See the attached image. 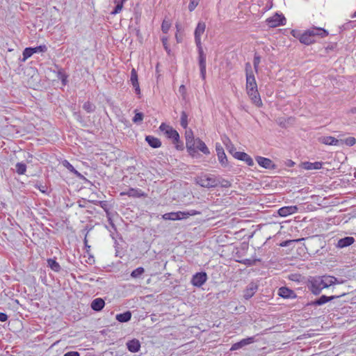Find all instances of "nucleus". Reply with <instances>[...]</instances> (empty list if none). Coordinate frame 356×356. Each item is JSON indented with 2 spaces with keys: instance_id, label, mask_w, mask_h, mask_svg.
I'll use <instances>...</instances> for the list:
<instances>
[{
  "instance_id": "obj_12",
  "label": "nucleus",
  "mask_w": 356,
  "mask_h": 356,
  "mask_svg": "<svg viewBox=\"0 0 356 356\" xmlns=\"http://www.w3.org/2000/svg\"><path fill=\"white\" fill-rule=\"evenodd\" d=\"M206 29L204 22H200L195 30V40L197 46L201 45V35L204 33Z\"/></svg>"
},
{
  "instance_id": "obj_29",
  "label": "nucleus",
  "mask_w": 356,
  "mask_h": 356,
  "mask_svg": "<svg viewBox=\"0 0 356 356\" xmlns=\"http://www.w3.org/2000/svg\"><path fill=\"white\" fill-rule=\"evenodd\" d=\"M15 170L17 174L24 175L26 170V165L24 163H17L15 165Z\"/></svg>"
},
{
  "instance_id": "obj_1",
  "label": "nucleus",
  "mask_w": 356,
  "mask_h": 356,
  "mask_svg": "<svg viewBox=\"0 0 356 356\" xmlns=\"http://www.w3.org/2000/svg\"><path fill=\"white\" fill-rule=\"evenodd\" d=\"M245 74L247 94L252 104L257 107H261L263 104L257 90V84L250 63L245 64Z\"/></svg>"
},
{
  "instance_id": "obj_55",
  "label": "nucleus",
  "mask_w": 356,
  "mask_h": 356,
  "mask_svg": "<svg viewBox=\"0 0 356 356\" xmlns=\"http://www.w3.org/2000/svg\"><path fill=\"white\" fill-rule=\"evenodd\" d=\"M131 84H132V86H133V87H134V88H139V87H140V86H139V83H138V82H136V83H132Z\"/></svg>"
},
{
  "instance_id": "obj_24",
  "label": "nucleus",
  "mask_w": 356,
  "mask_h": 356,
  "mask_svg": "<svg viewBox=\"0 0 356 356\" xmlns=\"http://www.w3.org/2000/svg\"><path fill=\"white\" fill-rule=\"evenodd\" d=\"M145 140L149 144V145L153 148H158L161 146V142L160 140L152 136H147L145 137Z\"/></svg>"
},
{
  "instance_id": "obj_38",
  "label": "nucleus",
  "mask_w": 356,
  "mask_h": 356,
  "mask_svg": "<svg viewBox=\"0 0 356 356\" xmlns=\"http://www.w3.org/2000/svg\"><path fill=\"white\" fill-rule=\"evenodd\" d=\"M144 115L142 113H136L133 118V122L136 124H140L143 120Z\"/></svg>"
},
{
  "instance_id": "obj_51",
  "label": "nucleus",
  "mask_w": 356,
  "mask_h": 356,
  "mask_svg": "<svg viewBox=\"0 0 356 356\" xmlns=\"http://www.w3.org/2000/svg\"><path fill=\"white\" fill-rule=\"evenodd\" d=\"M162 42H163L165 49L166 51H169L170 50L168 49V39L166 38H163Z\"/></svg>"
},
{
  "instance_id": "obj_53",
  "label": "nucleus",
  "mask_w": 356,
  "mask_h": 356,
  "mask_svg": "<svg viewBox=\"0 0 356 356\" xmlns=\"http://www.w3.org/2000/svg\"><path fill=\"white\" fill-rule=\"evenodd\" d=\"M38 189L42 192V193H46V191H47V188L46 186H42V185H40L38 186Z\"/></svg>"
},
{
  "instance_id": "obj_16",
  "label": "nucleus",
  "mask_w": 356,
  "mask_h": 356,
  "mask_svg": "<svg viewBox=\"0 0 356 356\" xmlns=\"http://www.w3.org/2000/svg\"><path fill=\"white\" fill-rule=\"evenodd\" d=\"M297 206L283 207L278 210V214L282 217H286L298 211Z\"/></svg>"
},
{
  "instance_id": "obj_25",
  "label": "nucleus",
  "mask_w": 356,
  "mask_h": 356,
  "mask_svg": "<svg viewBox=\"0 0 356 356\" xmlns=\"http://www.w3.org/2000/svg\"><path fill=\"white\" fill-rule=\"evenodd\" d=\"M197 149L204 154H209L210 153L208 147L205 145V143L199 138L195 139V149Z\"/></svg>"
},
{
  "instance_id": "obj_58",
  "label": "nucleus",
  "mask_w": 356,
  "mask_h": 356,
  "mask_svg": "<svg viewBox=\"0 0 356 356\" xmlns=\"http://www.w3.org/2000/svg\"><path fill=\"white\" fill-rule=\"evenodd\" d=\"M352 17H353V18L356 17V11L353 13V15Z\"/></svg>"
},
{
  "instance_id": "obj_59",
  "label": "nucleus",
  "mask_w": 356,
  "mask_h": 356,
  "mask_svg": "<svg viewBox=\"0 0 356 356\" xmlns=\"http://www.w3.org/2000/svg\"><path fill=\"white\" fill-rule=\"evenodd\" d=\"M126 0H121L120 2H122V3H124V1H125Z\"/></svg>"
},
{
  "instance_id": "obj_46",
  "label": "nucleus",
  "mask_w": 356,
  "mask_h": 356,
  "mask_svg": "<svg viewBox=\"0 0 356 356\" xmlns=\"http://www.w3.org/2000/svg\"><path fill=\"white\" fill-rule=\"evenodd\" d=\"M172 127L165 124V123H162L160 127H159V129L164 132V134H165L166 132L170 130L171 129Z\"/></svg>"
},
{
  "instance_id": "obj_56",
  "label": "nucleus",
  "mask_w": 356,
  "mask_h": 356,
  "mask_svg": "<svg viewBox=\"0 0 356 356\" xmlns=\"http://www.w3.org/2000/svg\"><path fill=\"white\" fill-rule=\"evenodd\" d=\"M135 89V91H136V93L137 95H140V87L139 88H134Z\"/></svg>"
},
{
  "instance_id": "obj_5",
  "label": "nucleus",
  "mask_w": 356,
  "mask_h": 356,
  "mask_svg": "<svg viewBox=\"0 0 356 356\" xmlns=\"http://www.w3.org/2000/svg\"><path fill=\"white\" fill-rule=\"evenodd\" d=\"M197 184L204 188H213L218 185V180L213 175H202L196 178Z\"/></svg>"
},
{
  "instance_id": "obj_13",
  "label": "nucleus",
  "mask_w": 356,
  "mask_h": 356,
  "mask_svg": "<svg viewBox=\"0 0 356 356\" xmlns=\"http://www.w3.org/2000/svg\"><path fill=\"white\" fill-rule=\"evenodd\" d=\"M216 150L219 162L222 167H227L228 165V161L226 154L224 152L222 147L220 145H216Z\"/></svg>"
},
{
  "instance_id": "obj_6",
  "label": "nucleus",
  "mask_w": 356,
  "mask_h": 356,
  "mask_svg": "<svg viewBox=\"0 0 356 356\" xmlns=\"http://www.w3.org/2000/svg\"><path fill=\"white\" fill-rule=\"evenodd\" d=\"M266 23L269 27H277L280 25H284L286 23V18L283 15L276 13L273 16L268 18L266 19Z\"/></svg>"
},
{
  "instance_id": "obj_9",
  "label": "nucleus",
  "mask_w": 356,
  "mask_h": 356,
  "mask_svg": "<svg viewBox=\"0 0 356 356\" xmlns=\"http://www.w3.org/2000/svg\"><path fill=\"white\" fill-rule=\"evenodd\" d=\"M199 47V65L200 69V74L203 80L206 77V56L203 52V50L200 46Z\"/></svg>"
},
{
  "instance_id": "obj_43",
  "label": "nucleus",
  "mask_w": 356,
  "mask_h": 356,
  "mask_svg": "<svg viewBox=\"0 0 356 356\" xmlns=\"http://www.w3.org/2000/svg\"><path fill=\"white\" fill-rule=\"evenodd\" d=\"M255 341L254 337H248L246 339H243L241 341V344H242L243 346L250 344L252 343H254Z\"/></svg>"
},
{
  "instance_id": "obj_30",
  "label": "nucleus",
  "mask_w": 356,
  "mask_h": 356,
  "mask_svg": "<svg viewBox=\"0 0 356 356\" xmlns=\"http://www.w3.org/2000/svg\"><path fill=\"white\" fill-rule=\"evenodd\" d=\"M144 272L145 270L143 267H138L131 272V277L133 278L140 277L144 273Z\"/></svg>"
},
{
  "instance_id": "obj_45",
  "label": "nucleus",
  "mask_w": 356,
  "mask_h": 356,
  "mask_svg": "<svg viewBox=\"0 0 356 356\" xmlns=\"http://www.w3.org/2000/svg\"><path fill=\"white\" fill-rule=\"evenodd\" d=\"M218 184H220L222 187L225 188H229L231 186L230 181L226 179H222L221 181H218Z\"/></svg>"
},
{
  "instance_id": "obj_26",
  "label": "nucleus",
  "mask_w": 356,
  "mask_h": 356,
  "mask_svg": "<svg viewBox=\"0 0 356 356\" xmlns=\"http://www.w3.org/2000/svg\"><path fill=\"white\" fill-rule=\"evenodd\" d=\"M168 138L172 140L173 143H177L179 140V135L178 132L172 127L168 130L165 134Z\"/></svg>"
},
{
  "instance_id": "obj_10",
  "label": "nucleus",
  "mask_w": 356,
  "mask_h": 356,
  "mask_svg": "<svg viewBox=\"0 0 356 356\" xmlns=\"http://www.w3.org/2000/svg\"><path fill=\"white\" fill-rule=\"evenodd\" d=\"M319 141L325 145L341 146L343 145V140H338L332 136H323L319 138Z\"/></svg>"
},
{
  "instance_id": "obj_52",
  "label": "nucleus",
  "mask_w": 356,
  "mask_h": 356,
  "mask_svg": "<svg viewBox=\"0 0 356 356\" xmlns=\"http://www.w3.org/2000/svg\"><path fill=\"white\" fill-rule=\"evenodd\" d=\"M179 92L182 95H184L186 93V87L184 85H181L179 87Z\"/></svg>"
},
{
  "instance_id": "obj_35",
  "label": "nucleus",
  "mask_w": 356,
  "mask_h": 356,
  "mask_svg": "<svg viewBox=\"0 0 356 356\" xmlns=\"http://www.w3.org/2000/svg\"><path fill=\"white\" fill-rule=\"evenodd\" d=\"M115 3H116V6L115 9L111 13V15H116L120 13L123 8L122 2H120L118 0H115Z\"/></svg>"
},
{
  "instance_id": "obj_3",
  "label": "nucleus",
  "mask_w": 356,
  "mask_h": 356,
  "mask_svg": "<svg viewBox=\"0 0 356 356\" xmlns=\"http://www.w3.org/2000/svg\"><path fill=\"white\" fill-rule=\"evenodd\" d=\"M328 35V32L321 28L314 27L301 34L299 40L301 43L309 45L315 42V36L324 38Z\"/></svg>"
},
{
  "instance_id": "obj_19",
  "label": "nucleus",
  "mask_w": 356,
  "mask_h": 356,
  "mask_svg": "<svg viewBox=\"0 0 356 356\" xmlns=\"http://www.w3.org/2000/svg\"><path fill=\"white\" fill-rule=\"evenodd\" d=\"M355 242V238L352 236H346L338 241L337 247L339 248H343L351 245Z\"/></svg>"
},
{
  "instance_id": "obj_20",
  "label": "nucleus",
  "mask_w": 356,
  "mask_h": 356,
  "mask_svg": "<svg viewBox=\"0 0 356 356\" xmlns=\"http://www.w3.org/2000/svg\"><path fill=\"white\" fill-rule=\"evenodd\" d=\"M127 347L130 352L137 353L140 350V343L138 339H134L127 343Z\"/></svg>"
},
{
  "instance_id": "obj_15",
  "label": "nucleus",
  "mask_w": 356,
  "mask_h": 356,
  "mask_svg": "<svg viewBox=\"0 0 356 356\" xmlns=\"http://www.w3.org/2000/svg\"><path fill=\"white\" fill-rule=\"evenodd\" d=\"M257 289L258 286L257 284L254 282L250 283L243 291L244 298L248 300L250 298H252L254 296V294L257 292Z\"/></svg>"
},
{
  "instance_id": "obj_34",
  "label": "nucleus",
  "mask_w": 356,
  "mask_h": 356,
  "mask_svg": "<svg viewBox=\"0 0 356 356\" xmlns=\"http://www.w3.org/2000/svg\"><path fill=\"white\" fill-rule=\"evenodd\" d=\"M33 54L32 47H26L23 51V60L25 61L26 59L30 58Z\"/></svg>"
},
{
  "instance_id": "obj_36",
  "label": "nucleus",
  "mask_w": 356,
  "mask_h": 356,
  "mask_svg": "<svg viewBox=\"0 0 356 356\" xmlns=\"http://www.w3.org/2000/svg\"><path fill=\"white\" fill-rule=\"evenodd\" d=\"M171 26V23L170 21L166 20L165 19H163L162 24H161V30L164 33H167L169 31Z\"/></svg>"
},
{
  "instance_id": "obj_32",
  "label": "nucleus",
  "mask_w": 356,
  "mask_h": 356,
  "mask_svg": "<svg viewBox=\"0 0 356 356\" xmlns=\"http://www.w3.org/2000/svg\"><path fill=\"white\" fill-rule=\"evenodd\" d=\"M227 141V143L226 142H224V143L226 145V148L227 149V151L233 155V156L234 157V153L235 152H238L236 149V148L234 147V146L231 143L230 140L227 138L226 140Z\"/></svg>"
},
{
  "instance_id": "obj_4",
  "label": "nucleus",
  "mask_w": 356,
  "mask_h": 356,
  "mask_svg": "<svg viewBox=\"0 0 356 356\" xmlns=\"http://www.w3.org/2000/svg\"><path fill=\"white\" fill-rule=\"evenodd\" d=\"M200 212L195 210H190L187 212L177 211L166 213L163 215L162 218L164 220H177L188 218L189 216H195L200 214Z\"/></svg>"
},
{
  "instance_id": "obj_40",
  "label": "nucleus",
  "mask_w": 356,
  "mask_h": 356,
  "mask_svg": "<svg viewBox=\"0 0 356 356\" xmlns=\"http://www.w3.org/2000/svg\"><path fill=\"white\" fill-rule=\"evenodd\" d=\"M33 54L39 52H45L47 51V47L45 44L40 45L35 47H32Z\"/></svg>"
},
{
  "instance_id": "obj_31",
  "label": "nucleus",
  "mask_w": 356,
  "mask_h": 356,
  "mask_svg": "<svg viewBox=\"0 0 356 356\" xmlns=\"http://www.w3.org/2000/svg\"><path fill=\"white\" fill-rule=\"evenodd\" d=\"M180 124L183 128L186 129L188 126V115L185 111L181 112Z\"/></svg>"
},
{
  "instance_id": "obj_18",
  "label": "nucleus",
  "mask_w": 356,
  "mask_h": 356,
  "mask_svg": "<svg viewBox=\"0 0 356 356\" xmlns=\"http://www.w3.org/2000/svg\"><path fill=\"white\" fill-rule=\"evenodd\" d=\"M234 158L245 161L248 165L252 166L254 165V161L245 152H235L234 153Z\"/></svg>"
},
{
  "instance_id": "obj_11",
  "label": "nucleus",
  "mask_w": 356,
  "mask_h": 356,
  "mask_svg": "<svg viewBox=\"0 0 356 356\" xmlns=\"http://www.w3.org/2000/svg\"><path fill=\"white\" fill-rule=\"evenodd\" d=\"M120 195H127L131 197H146L147 194L139 188H131L127 191L121 192Z\"/></svg>"
},
{
  "instance_id": "obj_49",
  "label": "nucleus",
  "mask_w": 356,
  "mask_h": 356,
  "mask_svg": "<svg viewBox=\"0 0 356 356\" xmlns=\"http://www.w3.org/2000/svg\"><path fill=\"white\" fill-rule=\"evenodd\" d=\"M8 320V316L6 314L0 312V321L5 322Z\"/></svg>"
},
{
  "instance_id": "obj_23",
  "label": "nucleus",
  "mask_w": 356,
  "mask_h": 356,
  "mask_svg": "<svg viewBox=\"0 0 356 356\" xmlns=\"http://www.w3.org/2000/svg\"><path fill=\"white\" fill-rule=\"evenodd\" d=\"M256 161L259 165L264 168L270 169L273 167V162L270 159L262 156L256 157Z\"/></svg>"
},
{
  "instance_id": "obj_17",
  "label": "nucleus",
  "mask_w": 356,
  "mask_h": 356,
  "mask_svg": "<svg viewBox=\"0 0 356 356\" xmlns=\"http://www.w3.org/2000/svg\"><path fill=\"white\" fill-rule=\"evenodd\" d=\"M278 295L284 298H296V293L287 288V287H281L278 290Z\"/></svg>"
},
{
  "instance_id": "obj_28",
  "label": "nucleus",
  "mask_w": 356,
  "mask_h": 356,
  "mask_svg": "<svg viewBox=\"0 0 356 356\" xmlns=\"http://www.w3.org/2000/svg\"><path fill=\"white\" fill-rule=\"evenodd\" d=\"M48 266L55 272H59L61 269L60 264L54 259H47Z\"/></svg>"
},
{
  "instance_id": "obj_39",
  "label": "nucleus",
  "mask_w": 356,
  "mask_h": 356,
  "mask_svg": "<svg viewBox=\"0 0 356 356\" xmlns=\"http://www.w3.org/2000/svg\"><path fill=\"white\" fill-rule=\"evenodd\" d=\"M57 77L61 80L63 85L67 84V76L62 70L58 71Z\"/></svg>"
},
{
  "instance_id": "obj_2",
  "label": "nucleus",
  "mask_w": 356,
  "mask_h": 356,
  "mask_svg": "<svg viewBox=\"0 0 356 356\" xmlns=\"http://www.w3.org/2000/svg\"><path fill=\"white\" fill-rule=\"evenodd\" d=\"M337 282L332 276L313 277L308 280L307 286L312 293L319 294L322 289L328 288Z\"/></svg>"
},
{
  "instance_id": "obj_8",
  "label": "nucleus",
  "mask_w": 356,
  "mask_h": 356,
  "mask_svg": "<svg viewBox=\"0 0 356 356\" xmlns=\"http://www.w3.org/2000/svg\"><path fill=\"white\" fill-rule=\"evenodd\" d=\"M207 280V275L204 272L195 273L191 280V283L193 286L200 287Z\"/></svg>"
},
{
  "instance_id": "obj_33",
  "label": "nucleus",
  "mask_w": 356,
  "mask_h": 356,
  "mask_svg": "<svg viewBox=\"0 0 356 356\" xmlns=\"http://www.w3.org/2000/svg\"><path fill=\"white\" fill-rule=\"evenodd\" d=\"M83 108L87 112V113H92L95 109V106L92 104L90 102H86L83 105Z\"/></svg>"
},
{
  "instance_id": "obj_44",
  "label": "nucleus",
  "mask_w": 356,
  "mask_h": 356,
  "mask_svg": "<svg viewBox=\"0 0 356 356\" xmlns=\"http://www.w3.org/2000/svg\"><path fill=\"white\" fill-rule=\"evenodd\" d=\"M200 0H190L188 5V10L191 12L195 10L196 6L199 4Z\"/></svg>"
},
{
  "instance_id": "obj_7",
  "label": "nucleus",
  "mask_w": 356,
  "mask_h": 356,
  "mask_svg": "<svg viewBox=\"0 0 356 356\" xmlns=\"http://www.w3.org/2000/svg\"><path fill=\"white\" fill-rule=\"evenodd\" d=\"M185 138L186 148L190 154H193L196 152V151H195V140L194 139L193 133L191 129L186 131Z\"/></svg>"
},
{
  "instance_id": "obj_47",
  "label": "nucleus",
  "mask_w": 356,
  "mask_h": 356,
  "mask_svg": "<svg viewBox=\"0 0 356 356\" xmlns=\"http://www.w3.org/2000/svg\"><path fill=\"white\" fill-rule=\"evenodd\" d=\"M65 166L71 172H74L75 174L79 175V173L74 168V167L67 161H65Z\"/></svg>"
},
{
  "instance_id": "obj_14",
  "label": "nucleus",
  "mask_w": 356,
  "mask_h": 356,
  "mask_svg": "<svg viewBox=\"0 0 356 356\" xmlns=\"http://www.w3.org/2000/svg\"><path fill=\"white\" fill-rule=\"evenodd\" d=\"M345 293H343L341 295H336V296H327L325 295L321 296L319 298L313 301L311 305H322L330 300H332L334 299L338 298L342 296H343Z\"/></svg>"
},
{
  "instance_id": "obj_54",
  "label": "nucleus",
  "mask_w": 356,
  "mask_h": 356,
  "mask_svg": "<svg viewBox=\"0 0 356 356\" xmlns=\"http://www.w3.org/2000/svg\"><path fill=\"white\" fill-rule=\"evenodd\" d=\"M84 243H85L86 248H87V251L88 252V250L90 249V246H89L88 244L86 237L84 239Z\"/></svg>"
},
{
  "instance_id": "obj_37",
  "label": "nucleus",
  "mask_w": 356,
  "mask_h": 356,
  "mask_svg": "<svg viewBox=\"0 0 356 356\" xmlns=\"http://www.w3.org/2000/svg\"><path fill=\"white\" fill-rule=\"evenodd\" d=\"M260 61H261L260 56L258 55L257 54H255L254 56L253 65H254V69L256 72H258L259 65L260 63Z\"/></svg>"
},
{
  "instance_id": "obj_21",
  "label": "nucleus",
  "mask_w": 356,
  "mask_h": 356,
  "mask_svg": "<svg viewBox=\"0 0 356 356\" xmlns=\"http://www.w3.org/2000/svg\"><path fill=\"white\" fill-rule=\"evenodd\" d=\"M323 163L316 161L314 163H311L309 161H305L302 163V166L305 170H318L322 168Z\"/></svg>"
},
{
  "instance_id": "obj_50",
  "label": "nucleus",
  "mask_w": 356,
  "mask_h": 356,
  "mask_svg": "<svg viewBox=\"0 0 356 356\" xmlns=\"http://www.w3.org/2000/svg\"><path fill=\"white\" fill-rule=\"evenodd\" d=\"M243 347L242 344H241V341L238 343H236L232 345L231 350H237L240 348Z\"/></svg>"
},
{
  "instance_id": "obj_48",
  "label": "nucleus",
  "mask_w": 356,
  "mask_h": 356,
  "mask_svg": "<svg viewBox=\"0 0 356 356\" xmlns=\"http://www.w3.org/2000/svg\"><path fill=\"white\" fill-rule=\"evenodd\" d=\"M63 356H80V354L77 351H70L64 354Z\"/></svg>"
},
{
  "instance_id": "obj_22",
  "label": "nucleus",
  "mask_w": 356,
  "mask_h": 356,
  "mask_svg": "<svg viewBox=\"0 0 356 356\" xmlns=\"http://www.w3.org/2000/svg\"><path fill=\"white\" fill-rule=\"evenodd\" d=\"M105 305V302L102 298H98L93 300L91 302V308L96 312L101 311Z\"/></svg>"
},
{
  "instance_id": "obj_41",
  "label": "nucleus",
  "mask_w": 356,
  "mask_h": 356,
  "mask_svg": "<svg viewBox=\"0 0 356 356\" xmlns=\"http://www.w3.org/2000/svg\"><path fill=\"white\" fill-rule=\"evenodd\" d=\"M130 81H131V83H136V82L138 81V74H137L136 70L134 68H133L131 70V72Z\"/></svg>"
},
{
  "instance_id": "obj_42",
  "label": "nucleus",
  "mask_w": 356,
  "mask_h": 356,
  "mask_svg": "<svg viewBox=\"0 0 356 356\" xmlns=\"http://www.w3.org/2000/svg\"><path fill=\"white\" fill-rule=\"evenodd\" d=\"M343 140V144L348 146H353L356 143V139L354 137H348Z\"/></svg>"
},
{
  "instance_id": "obj_27",
  "label": "nucleus",
  "mask_w": 356,
  "mask_h": 356,
  "mask_svg": "<svg viewBox=\"0 0 356 356\" xmlns=\"http://www.w3.org/2000/svg\"><path fill=\"white\" fill-rule=\"evenodd\" d=\"M131 318V312L129 311L125 312L122 314H117L115 318L120 323H127L130 321Z\"/></svg>"
},
{
  "instance_id": "obj_57",
  "label": "nucleus",
  "mask_w": 356,
  "mask_h": 356,
  "mask_svg": "<svg viewBox=\"0 0 356 356\" xmlns=\"http://www.w3.org/2000/svg\"><path fill=\"white\" fill-rule=\"evenodd\" d=\"M350 111L351 113L356 114V107L352 108Z\"/></svg>"
}]
</instances>
